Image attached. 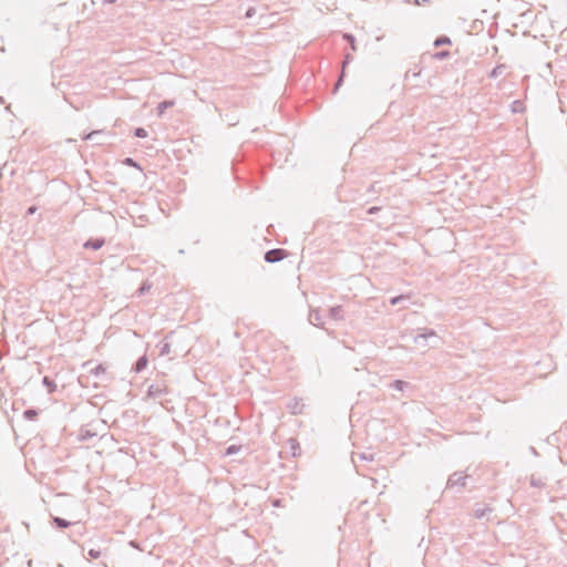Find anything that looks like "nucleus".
<instances>
[{
  "mask_svg": "<svg viewBox=\"0 0 567 567\" xmlns=\"http://www.w3.org/2000/svg\"><path fill=\"white\" fill-rule=\"evenodd\" d=\"M377 185H378V183H373V184H371V185L368 187L367 192H368V193H377V192H378Z\"/></svg>",
  "mask_w": 567,
  "mask_h": 567,
  "instance_id": "nucleus-34",
  "label": "nucleus"
},
{
  "mask_svg": "<svg viewBox=\"0 0 567 567\" xmlns=\"http://www.w3.org/2000/svg\"><path fill=\"white\" fill-rule=\"evenodd\" d=\"M451 56V52L449 50H441V51H437L435 52L432 58L434 60H439V61H442V60H446Z\"/></svg>",
  "mask_w": 567,
  "mask_h": 567,
  "instance_id": "nucleus-23",
  "label": "nucleus"
},
{
  "mask_svg": "<svg viewBox=\"0 0 567 567\" xmlns=\"http://www.w3.org/2000/svg\"><path fill=\"white\" fill-rule=\"evenodd\" d=\"M174 105V101L165 100L161 102L157 106V112L159 115H162L168 107H172Z\"/></svg>",
  "mask_w": 567,
  "mask_h": 567,
  "instance_id": "nucleus-26",
  "label": "nucleus"
},
{
  "mask_svg": "<svg viewBox=\"0 0 567 567\" xmlns=\"http://www.w3.org/2000/svg\"><path fill=\"white\" fill-rule=\"evenodd\" d=\"M381 207H378V206H372L370 208H368L367 213L369 215H373V214H377L378 212H380Z\"/></svg>",
  "mask_w": 567,
  "mask_h": 567,
  "instance_id": "nucleus-33",
  "label": "nucleus"
},
{
  "mask_svg": "<svg viewBox=\"0 0 567 567\" xmlns=\"http://www.w3.org/2000/svg\"><path fill=\"white\" fill-rule=\"evenodd\" d=\"M505 70V65L504 64H498L496 65L488 74V78L491 79H496L498 78L503 71Z\"/></svg>",
  "mask_w": 567,
  "mask_h": 567,
  "instance_id": "nucleus-25",
  "label": "nucleus"
},
{
  "mask_svg": "<svg viewBox=\"0 0 567 567\" xmlns=\"http://www.w3.org/2000/svg\"><path fill=\"white\" fill-rule=\"evenodd\" d=\"M92 364L91 361L83 363V368L87 370V372L95 378H101L102 381H109L111 378L106 377V367L103 363H100L93 368H90Z\"/></svg>",
  "mask_w": 567,
  "mask_h": 567,
  "instance_id": "nucleus-2",
  "label": "nucleus"
},
{
  "mask_svg": "<svg viewBox=\"0 0 567 567\" xmlns=\"http://www.w3.org/2000/svg\"><path fill=\"white\" fill-rule=\"evenodd\" d=\"M37 209H38V208H37V206H34V205H33V206H30V207L27 209L25 215H27V216H31V215H33V214L37 212Z\"/></svg>",
  "mask_w": 567,
  "mask_h": 567,
  "instance_id": "nucleus-35",
  "label": "nucleus"
},
{
  "mask_svg": "<svg viewBox=\"0 0 567 567\" xmlns=\"http://www.w3.org/2000/svg\"><path fill=\"white\" fill-rule=\"evenodd\" d=\"M105 1H106V2H109V3H113V2H115L116 0H105Z\"/></svg>",
  "mask_w": 567,
  "mask_h": 567,
  "instance_id": "nucleus-37",
  "label": "nucleus"
},
{
  "mask_svg": "<svg viewBox=\"0 0 567 567\" xmlns=\"http://www.w3.org/2000/svg\"><path fill=\"white\" fill-rule=\"evenodd\" d=\"M353 60V56L350 53H347L343 59V70L337 81L336 90L342 84L344 78V68Z\"/></svg>",
  "mask_w": 567,
  "mask_h": 567,
  "instance_id": "nucleus-16",
  "label": "nucleus"
},
{
  "mask_svg": "<svg viewBox=\"0 0 567 567\" xmlns=\"http://www.w3.org/2000/svg\"><path fill=\"white\" fill-rule=\"evenodd\" d=\"M492 513V508L487 505L476 504L473 509V515L477 519H482Z\"/></svg>",
  "mask_w": 567,
  "mask_h": 567,
  "instance_id": "nucleus-10",
  "label": "nucleus"
},
{
  "mask_svg": "<svg viewBox=\"0 0 567 567\" xmlns=\"http://www.w3.org/2000/svg\"><path fill=\"white\" fill-rule=\"evenodd\" d=\"M105 245L104 237L89 238L84 244L83 248L91 250H99Z\"/></svg>",
  "mask_w": 567,
  "mask_h": 567,
  "instance_id": "nucleus-6",
  "label": "nucleus"
},
{
  "mask_svg": "<svg viewBox=\"0 0 567 567\" xmlns=\"http://www.w3.org/2000/svg\"><path fill=\"white\" fill-rule=\"evenodd\" d=\"M255 13V9L254 8H249L247 11H246V17L247 18H251Z\"/></svg>",
  "mask_w": 567,
  "mask_h": 567,
  "instance_id": "nucleus-36",
  "label": "nucleus"
},
{
  "mask_svg": "<svg viewBox=\"0 0 567 567\" xmlns=\"http://www.w3.org/2000/svg\"><path fill=\"white\" fill-rule=\"evenodd\" d=\"M93 436H95V433L91 432L89 429H86V427H81L80 429L79 439L81 441H89Z\"/></svg>",
  "mask_w": 567,
  "mask_h": 567,
  "instance_id": "nucleus-20",
  "label": "nucleus"
},
{
  "mask_svg": "<svg viewBox=\"0 0 567 567\" xmlns=\"http://www.w3.org/2000/svg\"><path fill=\"white\" fill-rule=\"evenodd\" d=\"M133 135L138 138H145L147 136V131L144 127H136L133 131Z\"/></svg>",
  "mask_w": 567,
  "mask_h": 567,
  "instance_id": "nucleus-32",
  "label": "nucleus"
},
{
  "mask_svg": "<svg viewBox=\"0 0 567 567\" xmlns=\"http://www.w3.org/2000/svg\"><path fill=\"white\" fill-rule=\"evenodd\" d=\"M308 320L312 326L320 327L324 329L323 327V317L321 316L320 311L317 309H311L308 316Z\"/></svg>",
  "mask_w": 567,
  "mask_h": 567,
  "instance_id": "nucleus-8",
  "label": "nucleus"
},
{
  "mask_svg": "<svg viewBox=\"0 0 567 567\" xmlns=\"http://www.w3.org/2000/svg\"><path fill=\"white\" fill-rule=\"evenodd\" d=\"M166 393V389L161 386L159 384H152L147 389V395L153 399H159Z\"/></svg>",
  "mask_w": 567,
  "mask_h": 567,
  "instance_id": "nucleus-9",
  "label": "nucleus"
},
{
  "mask_svg": "<svg viewBox=\"0 0 567 567\" xmlns=\"http://www.w3.org/2000/svg\"><path fill=\"white\" fill-rule=\"evenodd\" d=\"M286 257V250L282 248L270 249L265 252L264 259L268 264L281 261Z\"/></svg>",
  "mask_w": 567,
  "mask_h": 567,
  "instance_id": "nucleus-3",
  "label": "nucleus"
},
{
  "mask_svg": "<svg viewBox=\"0 0 567 567\" xmlns=\"http://www.w3.org/2000/svg\"><path fill=\"white\" fill-rule=\"evenodd\" d=\"M288 444L290 445L292 456L300 455V446L297 439H289Z\"/></svg>",
  "mask_w": 567,
  "mask_h": 567,
  "instance_id": "nucleus-21",
  "label": "nucleus"
},
{
  "mask_svg": "<svg viewBox=\"0 0 567 567\" xmlns=\"http://www.w3.org/2000/svg\"><path fill=\"white\" fill-rule=\"evenodd\" d=\"M151 288H152V285H151L150 282H147V281H144V282L141 285V287L136 290V292H135V293H136L138 297L144 296L146 292H148V291H150V289H151Z\"/></svg>",
  "mask_w": 567,
  "mask_h": 567,
  "instance_id": "nucleus-27",
  "label": "nucleus"
},
{
  "mask_svg": "<svg viewBox=\"0 0 567 567\" xmlns=\"http://www.w3.org/2000/svg\"><path fill=\"white\" fill-rule=\"evenodd\" d=\"M466 475H463L461 472H454L452 475H450L446 488H453L455 486L464 487L466 485Z\"/></svg>",
  "mask_w": 567,
  "mask_h": 567,
  "instance_id": "nucleus-4",
  "label": "nucleus"
},
{
  "mask_svg": "<svg viewBox=\"0 0 567 567\" xmlns=\"http://www.w3.org/2000/svg\"><path fill=\"white\" fill-rule=\"evenodd\" d=\"M288 408L291 410L292 414H300V413H302L303 404L298 401H295V404L288 405Z\"/></svg>",
  "mask_w": 567,
  "mask_h": 567,
  "instance_id": "nucleus-30",
  "label": "nucleus"
},
{
  "mask_svg": "<svg viewBox=\"0 0 567 567\" xmlns=\"http://www.w3.org/2000/svg\"><path fill=\"white\" fill-rule=\"evenodd\" d=\"M103 134H104V131H102V130H96V131H92V132H90V133H87V134H84L82 138H83L84 141H91V142H93L95 145H101V144H103V142H102L99 137H100L101 135H103Z\"/></svg>",
  "mask_w": 567,
  "mask_h": 567,
  "instance_id": "nucleus-11",
  "label": "nucleus"
},
{
  "mask_svg": "<svg viewBox=\"0 0 567 567\" xmlns=\"http://www.w3.org/2000/svg\"><path fill=\"white\" fill-rule=\"evenodd\" d=\"M451 44H452L451 38L447 35H440L433 42V45L435 48H440L442 45H451Z\"/></svg>",
  "mask_w": 567,
  "mask_h": 567,
  "instance_id": "nucleus-17",
  "label": "nucleus"
},
{
  "mask_svg": "<svg viewBox=\"0 0 567 567\" xmlns=\"http://www.w3.org/2000/svg\"><path fill=\"white\" fill-rule=\"evenodd\" d=\"M328 316H329V318H331L332 320H336V321L343 320L342 306H334V307L329 308Z\"/></svg>",
  "mask_w": 567,
  "mask_h": 567,
  "instance_id": "nucleus-12",
  "label": "nucleus"
},
{
  "mask_svg": "<svg viewBox=\"0 0 567 567\" xmlns=\"http://www.w3.org/2000/svg\"><path fill=\"white\" fill-rule=\"evenodd\" d=\"M81 550L83 556L87 557V559H97L102 556L100 548H89L85 555V544L81 545Z\"/></svg>",
  "mask_w": 567,
  "mask_h": 567,
  "instance_id": "nucleus-13",
  "label": "nucleus"
},
{
  "mask_svg": "<svg viewBox=\"0 0 567 567\" xmlns=\"http://www.w3.org/2000/svg\"><path fill=\"white\" fill-rule=\"evenodd\" d=\"M529 483H530V486L536 487V488H542L545 486V482L542 480V477L536 476L535 474H533L530 476Z\"/></svg>",
  "mask_w": 567,
  "mask_h": 567,
  "instance_id": "nucleus-22",
  "label": "nucleus"
},
{
  "mask_svg": "<svg viewBox=\"0 0 567 567\" xmlns=\"http://www.w3.org/2000/svg\"><path fill=\"white\" fill-rule=\"evenodd\" d=\"M123 164L128 166V167H134V168H137V169H142L141 165L132 157H125L123 159Z\"/></svg>",
  "mask_w": 567,
  "mask_h": 567,
  "instance_id": "nucleus-28",
  "label": "nucleus"
},
{
  "mask_svg": "<svg viewBox=\"0 0 567 567\" xmlns=\"http://www.w3.org/2000/svg\"><path fill=\"white\" fill-rule=\"evenodd\" d=\"M429 339H439L433 329H419L417 333L413 337L414 342L422 347L430 346Z\"/></svg>",
  "mask_w": 567,
  "mask_h": 567,
  "instance_id": "nucleus-1",
  "label": "nucleus"
},
{
  "mask_svg": "<svg viewBox=\"0 0 567 567\" xmlns=\"http://www.w3.org/2000/svg\"><path fill=\"white\" fill-rule=\"evenodd\" d=\"M39 415V412L37 409H27L24 412H23V416L29 420V421H34Z\"/></svg>",
  "mask_w": 567,
  "mask_h": 567,
  "instance_id": "nucleus-24",
  "label": "nucleus"
},
{
  "mask_svg": "<svg viewBox=\"0 0 567 567\" xmlns=\"http://www.w3.org/2000/svg\"><path fill=\"white\" fill-rule=\"evenodd\" d=\"M240 449H241L240 445L231 444L226 447L225 454L226 455H235L240 451Z\"/></svg>",
  "mask_w": 567,
  "mask_h": 567,
  "instance_id": "nucleus-31",
  "label": "nucleus"
},
{
  "mask_svg": "<svg viewBox=\"0 0 567 567\" xmlns=\"http://www.w3.org/2000/svg\"><path fill=\"white\" fill-rule=\"evenodd\" d=\"M43 385L47 388L48 393H53L56 391V384L50 377H44L42 379Z\"/></svg>",
  "mask_w": 567,
  "mask_h": 567,
  "instance_id": "nucleus-18",
  "label": "nucleus"
},
{
  "mask_svg": "<svg viewBox=\"0 0 567 567\" xmlns=\"http://www.w3.org/2000/svg\"><path fill=\"white\" fill-rule=\"evenodd\" d=\"M50 524L56 529H65L74 525L75 523L59 516L50 515Z\"/></svg>",
  "mask_w": 567,
  "mask_h": 567,
  "instance_id": "nucleus-5",
  "label": "nucleus"
},
{
  "mask_svg": "<svg viewBox=\"0 0 567 567\" xmlns=\"http://www.w3.org/2000/svg\"><path fill=\"white\" fill-rule=\"evenodd\" d=\"M147 363H148V359H147V357H146V355H142V357H140V358L135 361V363H134V364H133V367H132V370H133L134 372H136V373H140V372H142L143 370H145V369H146Z\"/></svg>",
  "mask_w": 567,
  "mask_h": 567,
  "instance_id": "nucleus-14",
  "label": "nucleus"
},
{
  "mask_svg": "<svg viewBox=\"0 0 567 567\" xmlns=\"http://www.w3.org/2000/svg\"><path fill=\"white\" fill-rule=\"evenodd\" d=\"M174 336H175V332L171 331L169 333H167L165 339L158 343L157 347L159 349V355H169L171 354V342H168V339L173 338Z\"/></svg>",
  "mask_w": 567,
  "mask_h": 567,
  "instance_id": "nucleus-7",
  "label": "nucleus"
},
{
  "mask_svg": "<svg viewBox=\"0 0 567 567\" xmlns=\"http://www.w3.org/2000/svg\"><path fill=\"white\" fill-rule=\"evenodd\" d=\"M389 386L393 390L401 391V392L405 391L406 389L412 388L411 383L403 381V380H394L389 384Z\"/></svg>",
  "mask_w": 567,
  "mask_h": 567,
  "instance_id": "nucleus-15",
  "label": "nucleus"
},
{
  "mask_svg": "<svg viewBox=\"0 0 567 567\" xmlns=\"http://www.w3.org/2000/svg\"><path fill=\"white\" fill-rule=\"evenodd\" d=\"M408 299H409V297H408V296L400 295V296L392 297V298L390 299V303H391L392 306H398V305H400V303H402V302L406 301Z\"/></svg>",
  "mask_w": 567,
  "mask_h": 567,
  "instance_id": "nucleus-29",
  "label": "nucleus"
},
{
  "mask_svg": "<svg viewBox=\"0 0 567 567\" xmlns=\"http://www.w3.org/2000/svg\"><path fill=\"white\" fill-rule=\"evenodd\" d=\"M342 38L350 45L352 51H357L355 37L352 33L346 32L342 34Z\"/></svg>",
  "mask_w": 567,
  "mask_h": 567,
  "instance_id": "nucleus-19",
  "label": "nucleus"
}]
</instances>
